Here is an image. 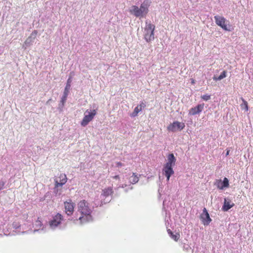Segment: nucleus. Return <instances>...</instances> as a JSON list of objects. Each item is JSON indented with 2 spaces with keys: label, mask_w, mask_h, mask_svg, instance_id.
Returning <instances> with one entry per match:
<instances>
[{
  "label": "nucleus",
  "mask_w": 253,
  "mask_h": 253,
  "mask_svg": "<svg viewBox=\"0 0 253 253\" xmlns=\"http://www.w3.org/2000/svg\"><path fill=\"white\" fill-rule=\"evenodd\" d=\"M129 182L132 184L136 183L138 180L139 178L137 174L134 173H132V175L130 176L129 178Z\"/></svg>",
  "instance_id": "nucleus-21"
},
{
  "label": "nucleus",
  "mask_w": 253,
  "mask_h": 253,
  "mask_svg": "<svg viewBox=\"0 0 253 253\" xmlns=\"http://www.w3.org/2000/svg\"><path fill=\"white\" fill-rule=\"evenodd\" d=\"M176 159L173 154H170L168 156V162L165 165L166 166L172 167L175 165Z\"/></svg>",
  "instance_id": "nucleus-19"
},
{
  "label": "nucleus",
  "mask_w": 253,
  "mask_h": 253,
  "mask_svg": "<svg viewBox=\"0 0 253 253\" xmlns=\"http://www.w3.org/2000/svg\"><path fill=\"white\" fill-rule=\"evenodd\" d=\"M72 82V79L71 78H69L67 82L66 85L64 89V94L63 95L61 98V103L62 104V106H64V103H65L67 96L68 95V93L69 92V90L71 87V84Z\"/></svg>",
  "instance_id": "nucleus-9"
},
{
  "label": "nucleus",
  "mask_w": 253,
  "mask_h": 253,
  "mask_svg": "<svg viewBox=\"0 0 253 253\" xmlns=\"http://www.w3.org/2000/svg\"><path fill=\"white\" fill-rule=\"evenodd\" d=\"M155 26L151 23L150 21H146V26L144 28L143 35L145 40L149 42L154 40Z\"/></svg>",
  "instance_id": "nucleus-3"
},
{
  "label": "nucleus",
  "mask_w": 253,
  "mask_h": 253,
  "mask_svg": "<svg viewBox=\"0 0 253 253\" xmlns=\"http://www.w3.org/2000/svg\"><path fill=\"white\" fill-rule=\"evenodd\" d=\"M201 218L203 224L206 225H209L211 220L209 214L205 208L203 210V212L201 215Z\"/></svg>",
  "instance_id": "nucleus-14"
},
{
  "label": "nucleus",
  "mask_w": 253,
  "mask_h": 253,
  "mask_svg": "<svg viewBox=\"0 0 253 253\" xmlns=\"http://www.w3.org/2000/svg\"><path fill=\"white\" fill-rule=\"evenodd\" d=\"M201 98L205 101H208L211 99V95L209 94H204L201 96Z\"/></svg>",
  "instance_id": "nucleus-26"
},
{
  "label": "nucleus",
  "mask_w": 253,
  "mask_h": 253,
  "mask_svg": "<svg viewBox=\"0 0 253 253\" xmlns=\"http://www.w3.org/2000/svg\"><path fill=\"white\" fill-rule=\"evenodd\" d=\"M226 77V72L225 71H223L218 77H216V76H214L213 77V80H214L215 81H220V80H221L222 79H224Z\"/></svg>",
  "instance_id": "nucleus-22"
},
{
  "label": "nucleus",
  "mask_w": 253,
  "mask_h": 253,
  "mask_svg": "<svg viewBox=\"0 0 253 253\" xmlns=\"http://www.w3.org/2000/svg\"><path fill=\"white\" fill-rule=\"evenodd\" d=\"M163 172L167 177V180L169 181L170 176L173 174L174 171L172 167L165 165L163 168Z\"/></svg>",
  "instance_id": "nucleus-17"
},
{
  "label": "nucleus",
  "mask_w": 253,
  "mask_h": 253,
  "mask_svg": "<svg viewBox=\"0 0 253 253\" xmlns=\"http://www.w3.org/2000/svg\"><path fill=\"white\" fill-rule=\"evenodd\" d=\"M96 114L95 110H87L84 112V116L81 122V125L82 126H86L89 122H90L94 118Z\"/></svg>",
  "instance_id": "nucleus-5"
},
{
  "label": "nucleus",
  "mask_w": 253,
  "mask_h": 253,
  "mask_svg": "<svg viewBox=\"0 0 253 253\" xmlns=\"http://www.w3.org/2000/svg\"><path fill=\"white\" fill-rule=\"evenodd\" d=\"M150 2L148 0H144L139 7L136 5H132L129 9V12L137 17H144L149 12Z\"/></svg>",
  "instance_id": "nucleus-2"
},
{
  "label": "nucleus",
  "mask_w": 253,
  "mask_h": 253,
  "mask_svg": "<svg viewBox=\"0 0 253 253\" xmlns=\"http://www.w3.org/2000/svg\"><path fill=\"white\" fill-rule=\"evenodd\" d=\"M37 34V31H34L31 34L30 36L25 41L24 43L23 44V47L26 49L27 47L31 45L36 38Z\"/></svg>",
  "instance_id": "nucleus-10"
},
{
  "label": "nucleus",
  "mask_w": 253,
  "mask_h": 253,
  "mask_svg": "<svg viewBox=\"0 0 253 253\" xmlns=\"http://www.w3.org/2000/svg\"><path fill=\"white\" fill-rule=\"evenodd\" d=\"M126 186V184H123L122 185H119L117 188L118 189L120 188H125Z\"/></svg>",
  "instance_id": "nucleus-28"
},
{
  "label": "nucleus",
  "mask_w": 253,
  "mask_h": 253,
  "mask_svg": "<svg viewBox=\"0 0 253 253\" xmlns=\"http://www.w3.org/2000/svg\"><path fill=\"white\" fill-rule=\"evenodd\" d=\"M35 229L34 230V232L40 230L41 229V231L43 230V227H42V222L40 220L38 219L36 221L35 223L34 224Z\"/></svg>",
  "instance_id": "nucleus-20"
},
{
  "label": "nucleus",
  "mask_w": 253,
  "mask_h": 253,
  "mask_svg": "<svg viewBox=\"0 0 253 253\" xmlns=\"http://www.w3.org/2000/svg\"><path fill=\"white\" fill-rule=\"evenodd\" d=\"M229 154V150H227L226 153V156H228Z\"/></svg>",
  "instance_id": "nucleus-31"
},
{
  "label": "nucleus",
  "mask_w": 253,
  "mask_h": 253,
  "mask_svg": "<svg viewBox=\"0 0 253 253\" xmlns=\"http://www.w3.org/2000/svg\"><path fill=\"white\" fill-rule=\"evenodd\" d=\"M214 18L215 23L217 25L221 27L224 30L230 31V29L227 27V25H229V22L223 17L216 15Z\"/></svg>",
  "instance_id": "nucleus-6"
},
{
  "label": "nucleus",
  "mask_w": 253,
  "mask_h": 253,
  "mask_svg": "<svg viewBox=\"0 0 253 253\" xmlns=\"http://www.w3.org/2000/svg\"><path fill=\"white\" fill-rule=\"evenodd\" d=\"M67 182V177L65 174H60L58 177L55 179L56 187H62Z\"/></svg>",
  "instance_id": "nucleus-12"
},
{
  "label": "nucleus",
  "mask_w": 253,
  "mask_h": 253,
  "mask_svg": "<svg viewBox=\"0 0 253 253\" xmlns=\"http://www.w3.org/2000/svg\"><path fill=\"white\" fill-rule=\"evenodd\" d=\"M113 193V191L112 187H108L102 190V193L101 195V198H102V200H103V202L104 204L108 203L110 201V199H107L106 200V199L111 196Z\"/></svg>",
  "instance_id": "nucleus-8"
},
{
  "label": "nucleus",
  "mask_w": 253,
  "mask_h": 253,
  "mask_svg": "<svg viewBox=\"0 0 253 253\" xmlns=\"http://www.w3.org/2000/svg\"><path fill=\"white\" fill-rule=\"evenodd\" d=\"M234 204L231 202V201L228 198H225L224 199V205L222 207V210L224 211H227L231 209Z\"/></svg>",
  "instance_id": "nucleus-18"
},
{
  "label": "nucleus",
  "mask_w": 253,
  "mask_h": 253,
  "mask_svg": "<svg viewBox=\"0 0 253 253\" xmlns=\"http://www.w3.org/2000/svg\"><path fill=\"white\" fill-rule=\"evenodd\" d=\"M62 187H57L56 186V184H55V187L54 188V193L55 195L57 196H59L61 194L62 192Z\"/></svg>",
  "instance_id": "nucleus-23"
},
{
  "label": "nucleus",
  "mask_w": 253,
  "mask_h": 253,
  "mask_svg": "<svg viewBox=\"0 0 253 253\" xmlns=\"http://www.w3.org/2000/svg\"><path fill=\"white\" fill-rule=\"evenodd\" d=\"M75 204L71 200H69L64 203L65 212L68 215H70L73 213Z\"/></svg>",
  "instance_id": "nucleus-11"
},
{
  "label": "nucleus",
  "mask_w": 253,
  "mask_h": 253,
  "mask_svg": "<svg viewBox=\"0 0 253 253\" xmlns=\"http://www.w3.org/2000/svg\"><path fill=\"white\" fill-rule=\"evenodd\" d=\"M117 165L118 167H121V166H122V163L119 162L117 163Z\"/></svg>",
  "instance_id": "nucleus-30"
},
{
  "label": "nucleus",
  "mask_w": 253,
  "mask_h": 253,
  "mask_svg": "<svg viewBox=\"0 0 253 253\" xmlns=\"http://www.w3.org/2000/svg\"><path fill=\"white\" fill-rule=\"evenodd\" d=\"M146 107L145 103L144 102H141L134 109L133 112L130 115L131 117H134L138 115V114L140 112Z\"/></svg>",
  "instance_id": "nucleus-15"
},
{
  "label": "nucleus",
  "mask_w": 253,
  "mask_h": 253,
  "mask_svg": "<svg viewBox=\"0 0 253 253\" xmlns=\"http://www.w3.org/2000/svg\"><path fill=\"white\" fill-rule=\"evenodd\" d=\"M242 101L243 102V104L241 105V108L242 109H244L246 111L248 110V103L247 101H246L244 99H242Z\"/></svg>",
  "instance_id": "nucleus-25"
},
{
  "label": "nucleus",
  "mask_w": 253,
  "mask_h": 253,
  "mask_svg": "<svg viewBox=\"0 0 253 253\" xmlns=\"http://www.w3.org/2000/svg\"><path fill=\"white\" fill-rule=\"evenodd\" d=\"M185 127V124L183 123L179 122L178 121L174 122L173 123L170 124L168 126V130L169 131L175 132L177 131H180Z\"/></svg>",
  "instance_id": "nucleus-7"
},
{
  "label": "nucleus",
  "mask_w": 253,
  "mask_h": 253,
  "mask_svg": "<svg viewBox=\"0 0 253 253\" xmlns=\"http://www.w3.org/2000/svg\"><path fill=\"white\" fill-rule=\"evenodd\" d=\"M168 231L169 234H170V235L171 237V238H172L174 240H175V241H177L178 240V239H179V236H180V235H179V234H176L174 235V234H173L171 232V231H170V230H169H169H168Z\"/></svg>",
  "instance_id": "nucleus-24"
},
{
  "label": "nucleus",
  "mask_w": 253,
  "mask_h": 253,
  "mask_svg": "<svg viewBox=\"0 0 253 253\" xmlns=\"http://www.w3.org/2000/svg\"><path fill=\"white\" fill-rule=\"evenodd\" d=\"M92 208L85 200L81 201L78 204L77 214H80L78 219H75V223L82 225L92 220L91 215Z\"/></svg>",
  "instance_id": "nucleus-1"
},
{
  "label": "nucleus",
  "mask_w": 253,
  "mask_h": 253,
  "mask_svg": "<svg viewBox=\"0 0 253 253\" xmlns=\"http://www.w3.org/2000/svg\"><path fill=\"white\" fill-rule=\"evenodd\" d=\"M215 185L219 189H223L224 188L228 187L229 186V181L228 179L225 177L223 179V181H222L220 179L216 180L215 183Z\"/></svg>",
  "instance_id": "nucleus-13"
},
{
  "label": "nucleus",
  "mask_w": 253,
  "mask_h": 253,
  "mask_svg": "<svg viewBox=\"0 0 253 253\" xmlns=\"http://www.w3.org/2000/svg\"><path fill=\"white\" fill-rule=\"evenodd\" d=\"M63 220V216L58 213L53 216L52 219L49 222V228L52 230L61 229L62 221Z\"/></svg>",
  "instance_id": "nucleus-4"
},
{
  "label": "nucleus",
  "mask_w": 253,
  "mask_h": 253,
  "mask_svg": "<svg viewBox=\"0 0 253 253\" xmlns=\"http://www.w3.org/2000/svg\"><path fill=\"white\" fill-rule=\"evenodd\" d=\"M129 189H132V186H130Z\"/></svg>",
  "instance_id": "nucleus-32"
},
{
  "label": "nucleus",
  "mask_w": 253,
  "mask_h": 253,
  "mask_svg": "<svg viewBox=\"0 0 253 253\" xmlns=\"http://www.w3.org/2000/svg\"><path fill=\"white\" fill-rule=\"evenodd\" d=\"M4 185V182L0 181V190L3 188Z\"/></svg>",
  "instance_id": "nucleus-27"
},
{
  "label": "nucleus",
  "mask_w": 253,
  "mask_h": 253,
  "mask_svg": "<svg viewBox=\"0 0 253 253\" xmlns=\"http://www.w3.org/2000/svg\"><path fill=\"white\" fill-rule=\"evenodd\" d=\"M204 104H201L198 105L196 107L192 108L189 110V114L191 115H195L200 113L204 109Z\"/></svg>",
  "instance_id": "nucleus-16"
},
{
  "label": "nucleus",
  "mask_w": 253,
  "mask_h": 253,
  "mask_svg": "<svg viewBox=\"0 0 253 253\" xmlns=\"http://www.w3.org/2000/svg\"><path fill=\"white\" fill-rule=\"evenodd\" d=\"M113 178L115 179H119V180L120 179V177L119 175H115V176H113Z\"/></svg>",
  "instance_id": "nucleus-29"
}]
</instances>
